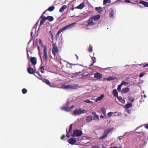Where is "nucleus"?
Segmentation results:
<instances>
[{"instance_id":"obj_22","label":"nucleus","mask_w":148,"mask_h":148,"mask_svg":"<svg viewBox=\"0 0 148 148\" xmlns=\"http://www.w3.org/2000/svg\"><path fill=\"white\" fill-rule=\"evenodd\" d=\"M67 8V6L66 5H63L62 7H61L60 10V12H62L64 10Z\"/></svg>"},{"instance_id":"obj_64","label":"nucleus","mask_w":148,"mask_h":148,"mask_svg":"<svg viewBox=\"0 0 148 148\" xmlns=\"http://www.w3.org/2000/svg\"><path fill=\"white\" fill-rule=\"evenodd\" d=\"M32 34H33V32H31V34H30L31 36H32Z\"/></svg>"},{"instance_id":"obj_4","label":"nucleus","mask_w":148,"mask_h":148,"mask_svg":"<svg viewBox=\"0 0 148 148\" xmlns=\"http://www.w3.org/2000/svg\"><path fill=\"white\" fill-rule=\"evenodd\" d=\"M83 135L82 131L80 130L76 129L73 132L72 136L73 137H79Z\"/></svg>"},{"instance_id":"obj_31","label":"nucleus","mask_w":148,"mask_h":148,"mask_svg":"<svg viewBox=\"0 0 148 148\" xmlns=\"http://www.w3.org/2000/svg\"><path fill=\"white\" fill-rule=\"evenodd\" d=\"M91 59L93 61V63L92 64L90 65V66H92L93 65L94 63L95 62H96V58L95 57H91Z\"/></svg>"},{"instance_id":"obj_57","label":"nucleus","mask_w":148,"mask_h":148,"mask_svg":"<svg viewBox=\"0 0 148 148\" xmlns=\"http://www.w3.org/2000/svg\"><path fill=\"white\" fill-rule=\"evenodd\" d=\"M27 56L28 57H29V54H28V51H27Z\"/></svg>"},{"instance_id":"obj_48","label":"nucleus","mask_w":148,"mask_h":148,"mask_svg":"<svg viewBox=\"0 0 148 148\" xmlns=\"http://www.w3.org/2000/svg\"><path fill=\"white\" fill-rule=\"evenodd\" d=\"M124 1L126 3H131V1L130 0H124Z\"/></svg>"},{"instance_id":"obj_54","label":"nucleus","mask_w":148,"mask_h":148,"mask_svg":"<svg viewBox=\"0 0 148 148\" xmlns=\"http://www.w3.org/2000/svg\"><path fill=\"white\" fill-rule=\"evenodd\" d=\"M47 10H45V11L44 12H43V13H42V15H44V14H45L46 13V11H47Z\"/></svg>"},{"instance_id":"obj_37","label":"nucleus","mask_w":148,"mask_h":148,"mask_svg":"<svg viewBox=\"0 0 148 148\" xmlns=\"http://www.w3.org/2000/svg\"><path fill=\"white\" fill-rule=\"evenodd\" d=\"M117 97L118 100L120 101V102L122 103V101H124V100L121 97L117 96Z\"/></svg>"},{"instance_id":"obj_6","label":"nucleus","mask_w":148,"mask_h":148,"mask_svg":"<svg viewBox=\"0 0 148 148\" xmlns=\"http://www.w3.org/2000/svg\"><path fill=\"white\" fill-rule=\"evenodd\" d=\"M100 16L99 15H97L94 16H93L90 17L88 20L89 21L91 20V21H93V20L96 21V20H98L100 19Z\"/></svg>"},{"instance_id":"obj_46","label":"nucleus","mask_w":148,"mask_h":148,"mask_svg":"<svg viewBox=\"0 0 148 148\" xmlns=\"http://www.w3.org/2000/svg\"><path fill=\"white\" fill-rule=\"evenodd\" d=\"M144 73H141L139 75V77H143L144 75Z\"/></svg>"},{"instance_id":"obj_7","label":"nucleus","mask_w":148,"mask_h":148,"mask_svg":"<svg viewBox=\"0 0 148 148\" xmlns=\"http://www.w3.org/2000/svg\"><path fill=\"white\" fill-rule=\"evenodd\" d=\"M47 47L46 46H44V54L43 57L45 60V61H47Z\"/></svg>"},{"instance_id":"obj_38","label":"nucleus","mask_w":148,"mask_h":148,"mask_svg":"<svg viewBox=\"0 0 148 148\" xmlns=\"http://www.w3.org/2000/svg\"><path fill=\"white\" fill-rule=\"evenodd\" d=\"M27 90L25 88H23L22 90V92L23 94H25L27 92Z\"/></svg>"},{"instance_id":"obj_18","label":"nucleus","mask_w":148,"mask_h":148,"mask_svg":"<svg viewBox=\"0 0 148 148\" xmlns=\"http://www.w3.org/2000/svg\"><path fill=\"white\" fill-rule=\"evenodd\" d=\"M114 11L113 10H111L109 13V16L110 18H113L114 14Z\"/></svg>"},{"instance_id":"obj_39","label":"nucleus","mask_w":148,"mask_h":148,"mask_svg":"<svg viewBox=\"0 0 148 148\" xmlns=\"http://www.w3.org/2000/svg\"><path fill=\"white\" fill-rule=\"evenodd\" d=\"M72 126H73V124H71L70 125L69 131V132H68V133H69V134L71 132V130H72Z\"/></svg>"},{"instance_id":"obj_19","label":"nucleus","mask_w":148,"mask_h":148,"mask_svg":"<svg viewBox=\"0 0 148 148\" xmlns=\"http://www.w3.org/2000/svg\"><path fill=\"white\" fill-rule=\"evenodd\" d=\"M104 97V96L103 95H100L99 97H97V98L96 99V102H97L98 101H99L101 99H102Z\"/></svg>"},{"instance_id":"obj_27","label":"nucleus","mask_w":148,"mask_h":148,"mask_svg":"<svg viewBox=\"0 0 148 148\" xmlns=\"http://www.w3.org/2000/svg\"><path fill=\"white\" fill-rule=\"evenodd\" d=\"M132 106V104L131 103H127L125 106L126 108L128 109Z\"/></svg>"},{"instance_id":"obj_29","label":"nucleus","mask_w":148,"mask_h":148,"mask_svg":"<svg viewBox=\"0 0 148 148\" xmlns=\"http://www.w3.org/2000/svg\"><path fill=\"white\" fill-rule=\"evenodd\" d=\"M54 8L55 7L54 6H52L51 7H49L46 10L51 12L53 11Z\"/></svg>"},{"instance_id":"obj_20","label":"nucleus","mask_w":148,"mask_h":148,"mask_svg":"<svg viewBox=\"0 0 148 148\" xmlns=\"http://www.w3.org/2000/svg\"><path fill=\"white\" fill-rule=\"evenodd\" d=\"M38 45V44L37 42H33V45L32 47L30 48V49L33 50L34 48L37 46Z\"/></svg>"},{"instance_id":"obj_28","label":"nucleus","mask_w":148,"mask_h":148,"mask_svg":"<svg viewBox=\"0 0 148 148\" xmlns=\"http://www.w3.org/2000/svg\"><path fill=\"white\" fill-rule=\"evenodd\" d=\"M101 110L103 115L106 116V110L104 108H101Z\"/></svg>"},{"instance_id":"obj_5","label":"nucleus","mask_w":148,"mask_h":148,"mask_svg":"<svg viewBox=\"0 0 148 148\" xmlns=\"http://www.w3.org/2000/svg\"><path fill=\"white\" fill-rule=\"evenodd\" d=\"M86 112V110L79 109L75 110L74 111V112H73V114L75 115L77 114L79 115L82 114H84Z\"/></svg>"},{"instance_id":"obj_58","label":"nucleus","mask_w":148,"mask_h":148,"mask_svg":"<svg viewBox=\"0 0 148 148\" xmlns=\"http://www.w3.org/2000/svg\"><path fill=\"white\" fill-rule=\"evenodd\" d=\"M92 114H93V115H96V112H92Z\"/></svg>"},{"instance_id":"obj_16","label":"nucleus","mask_w":148,"mask_h":148,"mask_svg":"<svg viewBox=\"0 0 148 148\" xmlns=\"http://www.w3.org/2000/svg\"><path fill=\"white\" fill-rule=\"evenodd\" d=\"M84 7V3H81L77 7L75 8H77L78 9H82Z\"/></svg>"},{"instance_id":"obj_15","label":"nucleus","mask_w":148,"mask_h":148,"mask_svg":"<svg viewBox=\"0 0 148 148\" xmlns=\"http://www.w3.org/2000/svg\"><path fill=\"white\" fill-rule=\"evenodd\" d=\"M95 9L96 11H98V12L99 14L101 13L102 12V8L100 7H96Z\"/></svg>"},{"instance_id":"obj_40","label":"nucleus","mask_w":148,"mask_h":148,"mask_svg":"<svg viewBox=\"0 0 148 148\" xmlns=\"http://www.w3.org/2000/svg\"><path fill=\"white\" fill-rule=\"evenodd\" d=\"M122 86L121 85V84L118 86L117 88L118 91L120 92L121 91V87Z\"/></svg>"},{"instance_id":"obj_52","label":"nucleus","mask_w":148,"mask_h":148,"mask_svg":"<svg viewBox=\"0 0 148 148\" xmlns=\"http://www.w3.org/2000/svg\"><path fill=\"white\" fill-rule=\"evenodd\" d=\"M44 67L43 66H41L40 67V69L43 70L44 69Z\"/></svg>"},{"instance_id":"obj_44","label":"nucleus","mask_w":148,"mask_h":148,"mask_svg":"<svg viewBox=\"0 0 148 148\" xmlns=\"http://www.w3.org/2000/svg\"><path fill=\"white\" fill-rule=\"evenodd\" d=\"M92 148H100L99 145H95L92 147Z\"/></svg>"},{"instance_id":"obj_35","label":"nucleus","mask_w":148,"mask_h":148,"mask_svg":"<svg viewBox=\"0 0 148 148\" xmlns=\"http://www.w3.org/2000/svg\"><path fill=\"white\" fill-rule=\"evenodd\" d=\"M93 119L94 120H99V116L98 115H95L93 117Z\"/></svg>"},{"instance_id":"obj_47","label":"nucleus","mask_w":148,"mask_h":148,"mask_svg":"<svg viewBox=\"0 0 148 148\" xmlns=\"http://www.w3.org/2000/svg\"><path fill=\"white\" fill-rule=\"evenodd\" d=\"M113 113L112 112H109L108 113V115L109 117H110L111 116V115Z\"/></svg>"},{"instance_id":"obj_34","label":"nucleus","mask_w":148,"mask_h":148,"mask_svg":"<svg viewBox=\"0 0 148 148\" xmlns=\"http://www.w3.org/2000/svg\"><path fill=\"white\" fill-rule=\"evenodd\" d=\"M110 0H103V5H105L106 4V3H110Z\"/></svg>"},{"instance_id":"obj_36","label":"nucleus","mask_w":148,"mask_h":148,"mask_svg":"<svg viewBox=\"0 0 148 148\" xmlns=\"http://www.w3.org/2000/svg\"><path fill=\"white\" fill-rule=\"evenodd\" d=\"M88 51L89 52L91 53L93 51V49H92V46L91 45H90L89 47Z\"/></svg>"},{"instance_id":"obj_2","label":"nucleus","mask_w":148,"mask_h":148,"mask_svg":"<svg viewBox=\"0 0 148 148\" xmlns=\"http://www.w3.org/2000/svg\"><path fill=\"white\" fill-rule=\"evenodd\" d=\"M53 48L52 49V53L54 57H55L56 53H58L59 51L58 48L56 43L52 44Z\"/></svg>"},{"instance_id":"obj_11","label":"nucleus","mask_w":148,"mask_h":148,"mask_svg":"<svg viewBox=\"0 0 148 148\" xmlns=\"http://www.w3.org/2000/svg\"><path fill=\"white\" fill-rule=\"evenodd\" d=\"M68 142L69 143L73 145L76 142V141L74 138H71L69 140H68Z\"/></svg>"},{"instance_id":"obj_43","label":"nucleus","mask_w":148,"mask_h":148,"mask_svg":"<svg viewBox=\"0 0 148 148\" xmlns=\"http://www.w3.org/2000/svg\"><path fill=\"white\" fill-rule=\"evenodd\" d=\"M39 44L41 45V47H43V44H42V40L40 39L39 40Z\"/></svg>"},{"instance_id":"obj_61","label":"nucleus","mask_w":148,"mask_h":148,"mask_svg":"<svg viewBox=\"0 0 148 148\" xmlns=\"http://www.w3.org/2000/svg\"><path fill=\"white\" fill-rule=\"evenodd\" d=\"M41 72L42 73H44V71L42 70H41Z\"/></svg>"},{"instance_id":"obj_30","label":"nucleus","mask_w":148,"mask_h":148,"mask_svg":"<svg viewBox=\"0 0 148 148\" xmlns=\"http://www.w3.org/2000/svg\"><path fill=\"white\" fill-rule=\"evenodd\" d=\"M128 99L129 100H130V101L132 102H133L134 101V99L133 97L132 96H129L128 97Z\"/></svg>"},{"instance_id":"obj_62","label":"nucleus","mask_w":148,"mask_h":148,"mask_svg":"<svg viewBox=\"0 0 148 148\" xmlns=\"http://www.w3.org/2000/svg\"><path fill=\"white\" fill-rule=\"evenodd\" d=\"M74 106H73V105H72V106H71V107L70 108L71 109H72L73 108V107H74Z\"/></svg>"},{"instance_id":"obj_33","label":"nucleus","mask_w":148,"mask_h":148,"mask_svg":"<svg viewBox=\"0 0 148 148\" xmlns=\"http://www.w3.org/2000/svg\"><path fill=\"white\" fill-rule=\"evenodd\" d=\"M128 84V83L123 81L121 83V84H120L121 85H122V86H123V85H124L125 86H126Z\"/></svg>"},{"instance_id":"obj_13","label":"nucleus","mask_w":148,"mask_h":148,"mask_svg":"<svg viewBox=\"0 0 148 148\" xmlns=\"http://www.w3.org/2000/svg\"><path fill=\"white\" fill-rule=\"evenodd\" d=\"M27 71L28 73L30 74H33L34 73V69L32 68H28Z\"/></svg>"},{"instance_id":"obj_3","label":"nucleus","mask_w":148,"mask_h":148,"mask_svg":"<svg viewBox=\"0 0 148 148\" xmlns=\"http://www.w3.org/2000/svg\"><path fill=\"white\" fill-rule=\"evenodd\" d=\"M114 129L113 127L110 128L108 129H106L104 132L102 136L99 138L100 140H103L105 138L108 136L109 133L110 132Z\"/></svg>"},{"instance_id":"obj_10","label":"nucleus","mask_w":148,"mask_h":148,"mask_svg":"<svg viewBox=\"0 0 148 148\" xmlns=\"http://www.w3.org/2000/svg\"><path fill=\"white\" fill-rule=\"evenodd\" d=\"M30 62L33 65H35L37 63L36 58L35 57H31Z\"/></svg>"},{"instance_id":"obj_63","label":"nucleus","mask_w":148,"mask_h":148,"mask_svg":"<svg viewBox=\"0 0 148 148\" xmlns=\"http://www.w3.org/2000/svg\"><path fill=\"white\" fill-rule=\"evenodd\" d=\"M51 37H52V38H53V34L52 33L51 34Z\"/></svg>"},{"instance_id":"obj_53","label":"nucleus","mask_w":148,"mask_h":148,"mask_svg":"<svg viewBox=\"0 0 148 148\" xmlns=\"http://www.w3.org/2000/svg\"><path fill=\"white\" fill-rule=\"evenodd\" d=\"M148 66V64H146L145 65H144L143 66V67H145L146 66Z\"/></svg>"},{"instance_id":"obj_51","label":"nucleus","mask_w":148,"mask_h":148,"mask_svg":"<svg viewBox=\"0 0 148 148\" xmlns=\"http://www.w3.org/2000/svg\"><path fill=\"white\" fill-rule=\"evenodd\" d=\"M145 127L146 129H148V124H145Z\"/></svg>"},{"instance_id":"obj_17","label":"nucleus","mask_w":148,"mask_h":148,"mask_svg":"<svg viewBox=\"0 0 148 148\" xmlns=\"http://www.w3.org/2000/svg\"><path fill=\"white\" fill-rule=\"evenodd\" d=\"M47 20H48L49 22H52L54 20V18L53 16H49L46 17Z\"/></svg>"},{"instance_id":"obj_42","label":"nucleus","mask_w":148,"mask_h":148,"mask_svg":"<svg viewBox=\"0 0 148 148\" xmlns=\"http://www.w3.org/2000/svg\"><path fill=\"white\" fill-rule=\"evenodd\" d=\"M84 102L85 103H92V101H90L89 99H87V100H84Z\"/></svg>"},{"instance_id":"obj_21","label":"nucleus","mask_w":148,"mask_h":148,"mask_svg":"<svg viewBox=\"0 0 148 148\" xmlns=\"http://www.w3.org/2000/svg\"><path fill=\"white\" fill-rule=\"evenodd\" d=\"M42 81H43V82H45L46 84L49 85L50 86H51L50 85V84H51L50 82L49 81L48 79H42Z\"/></svg>"},{"instance_id":"obj_25","label":"nucleus","mask_w":148,"mask_h":148,"mask_svg":"<svg viewBox=\"0 0 148 148\" xmlns=\"http://www.w3.org/2000/svg\"><path fill=\"white\" fill-rule=\"evenodd\" d=\"M104 79H106L108 81H110L111 80H113L115 79V78L114 77L112 76L108 78H103Z\"/></svg>"},{"instance_id":"obj_41","label":"nucleus","mask_w":148,"mask_h":148,"mask_svg":"<svg viewBox=\"0 0 148 148\" xmlns=\"http://www.w3.org/2000/svg\"><path fill=\"white\" fill-rule=\"evenodd\" d=\"M64 86V88L66 89H69L71 88V86L69 85Z\"/></svg>"},{"instance_id":"obj_9","label":"nucleus","mask_w":148,"mask_h":148,"mask_svg":"<svg viewBox=\"0 0 148 148\" xmlns=\"http://www.w3.org/2000/svg\"><path fill=\"white\" fill-rule=\"evenodd\" d=\"M94 77L97 79H100L102 78V75L100 73L96 72L94 74Z\"/></svg>"},{"instance_id":"obj_50","label":"nucleus","mask_w":148,"mask_h":148,"mask_svg":"<svg viewBox=\"0 0 148 148\" xmlns=\"http://www.w3.org/2000/svg\"><path fill=\"white\" fill-rule=\"evenodd\" d=\"M65 137V136L64 135H62V136L61 137V140H63L64 138Z\"/></svg>"},{"instance_id":"obj_55","label":"nucleus","mask_w":148,"mask_h":148,"mask_svg":"<svg viewBox=\"0 0 148 148\" xmlns=\"http://www.w3.org/2000/svg\"><path fill=\"white\" fill-rule=\"evenodd\" d=\"M31 41H32V40H30L29 41V42H28V44H27V47H28V46L29 45V43Z\"/></svg>"},{"instance_id":"obj_23","label":"nucleus","mask_w":148,"mask_h":148,"mask_svg":"<svg viewBox=\"0 0 148 148\" xmlns=\"http://www.w3.org/2000/svg\"><path fill=\"white\" fill-rule=\"evenodd\" d=\"M113 96L115 97H117L118 96V92L116 90V89L113 90Z\"/></svg>"},{"instance_id":"obj_26","label":"nucleus","mask_w":148,"mask_h":148,"mask_svg":"<svg viewBox=\"0 0 148 148\" xmlns=\"http://www.w3.org/2000/svg\"><path fill=\"white\" fill-rule=\"evenodd\" d=\"M92 116L91 115H90L86 117V120L88 122H89L92 120Z\"/></svg>"},{"instance_id":"obj_59","label":"nucleus","mask_w":148,"mask_h":148,"mask_svg":"<svg viewBox=\"0 0 148 148\" xmlns=\"http://www.w3.org/2000/svg\"><path fill=\"white\" fill-rule=\"evenodd\" d=\"M109 148H119L118 147H111Z\"/></svg>"},{"instance_id":"obj_45","label":"nucleus","mask_w":148,"mask_h":148,"mask_svg":"<svg viewBox=\"0 0 148 148\" xmlns=\"http://www.w3.org/2000/svg\"><path fill=\"white\" fill-rule=\"evenodd\" d=\"M138 1H134V3H133L131 2V3H131L133 4H138Z\"/></svg>"},{"instance_id":"obj_14","label":"nucleus","mask_w":148,"mask_h":148,"mask_svg":"<svg viewBox=\"0 0 148 148\" xmlns=\"http://www.w3.org/2000/svg\"><path fill=\"white\" fill-rule=\"evenodd\" d=\"M129 90V88H125L122 89L121 90V92L122 93H126L128 92Z\"/></svg>"},{"instance_id":"obj_56","label":"nucleus","mask_w":148,"mask_h":148,"mask_svg":"<svg viewBox=\"0 0 148 148\" xmlns=\"http://www.w3.org/2000/svg\"><path fill=\"white\" fill-rule=\"evenodd\" d=\"M37 46V48H38V50L39 51H40V47H39V46H38V45Z\"/></svg>"},{"instance_id":"obj_12","label":"nucleus","mask_w":148,"mask_h":148,"mask_svg":"<svg viewBox=\"0 0 148 148\" xmlns=\"http://www.w3.org/2000/svg\"><path fill=\"white\" fill-rule=\"evenodd\" d=\"M139 3L144 5L145 7H148V2L144 1H140Z\"/></svg>"},{"instance_id":"obj_49","label":"nucleus","mask_w":148,"mask_h":148,"mask_svg":"<svg viewBox=\"0 0 148 148\" xmlns=\"http://www.w3.org/2000/svg\"><path fill=\"white\" fill-rule=\"evenodd\" d=\"M66 132L67 133V134H66V136L68 138H69L70 137V135L69 134L67 130L66 129Z\"/></svg>"},{"instance_id":"obj_60","label":"nucleus","mask_w":148,"mask_h":148,"mask_svg":"<svg viewBox=\"0 0 148 148\" xmlns=\"http://www.w3.org/2000/svg\"><path fill=\"white\" fill-rule=\"evenodd\" d=\"M101 118H103L104 117V116L102 115H101L100 116Z\"/></svg>"},{"instance_id":"obj_24","label":"nucleus","mask_w":148,"mask_h":148,"mask_svg":"<svg viewBox=\"0 0 148 148\" xmlns=\"http://www.w3.org/2000/svg\"><path fill=\"white\" fill-rule=\"evenodd\" d=\"M88 22L86 25L87 26H90L93 25H94V22L91 21V20L89 21H88Z\"/></svg>"},{"instance_id":"obj_8","label":"nucleus","mask_w":148,"mask_h":148,"mask_svg":"<svg viewBox=\"0 0 148 148\" xmlns=\"http://www.w3.org/2000/svg\"><path fill=\"white\" fill-rule=\"evenodd\" d=\"M40 19H41L40 23V25H43L45 21L47 20L46 17L44 15H41L40 17Z\"/></svg>"},{"instance_id":"obj_1","label":"nucleus","mask_w":148,"mask_h":148,"mask_svg":"<svg viewBox=\"0 0 148 148\" xmlns=\"http://www.w3.org/2000/svg\"><path fill=\"white\" fill-rule=\"evenodd\" d=\"M76 25V23H71L69 25H66L64 27H63L62 28H61L59 30L57 33L56 34V38H58L59 36V34L61 32H62L65 30L69 29L70 28H71L73 27H74Z\"/></svg>"},{"instance_id":"obj_32","label":"nucleus","mask_w":148,"mask_h":148,"mask_svg":"<svg viewBox=\"0 0 148 148\" xmlns=\"http://www.w3.org/2000/svg\"><path fill=\"white\" fill-rule=\"evenodd\" d=\"M80 73V72H79V73L76 72L75 73H73L72 74V77H76L78 75L79 73Z\"/></svg>"}]
</instances>
